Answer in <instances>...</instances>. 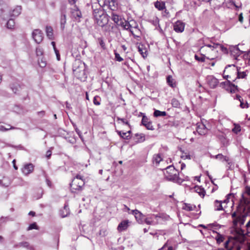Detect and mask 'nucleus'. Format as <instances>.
Listing matches in <instances>:
<instances>
[{
    "instance_id": "1",
    "label": "nucleus",
    "mask_w": 250,
    "mask_h": 250,
    "mask_svg": "<svg viewBox=\"0 0 250 250\" xmlns=\"http://www.w3.org/2000/svg\"><path fill=\"white\" fill-rule=\"evenodd\" d=\"M218 49L222 51L226 49L219 43H212V44H205L200 48V51L202 55L206 57L207 59L213 60L217 55Z\"/></svg>"
},
{
    "instance_id": "2",
    "label": "nucleus",
    "mask_w": 250,
    "mask_h": 250,
    "mask_svg": "<svg viewBox=\"0 0 250 250\" xmlns=\"http://www.w3.org/2000/svg\"><path fill=\"white\" fill-rule=\"evenodd\" d=\"M72 69L74 75L78 78L84 77L85 73L83 62L80 60H76L73 64Z\"/></svg>"
},
{
    "instance_id": "3",
    "label": "nucleus",
    "mask_w": 250,
    "mask_h": 250,
    "mask_svg": "<svg viewBox=\"0 0 250 250\" xmlns=\"http://www.w3.org/2000/svg\"><path fill=\"white\" fill-rule=\"evenodd\" d=\"M84 185V181L83 176L77 175L70 184V188L72 192H76L77 191L81 190Z\"/></svg>"
},
{
    "instance_id": "4",
    "label": "nucleus",
    "mask_w": 250,
    "mask_h": 250,
    "mask_svg": "<svg viewBox=\"0 0 250 250\" xmlns=\"http://www.w3.org/2000/svg\"><path fill=\"white\" fill-rule=\"evenodd\" d=\"M240 205L244 207V210H250V188L247 187L246 192L241 195L240 199Z\"/></svg>"
},
{
    "instance_id": "5",
    "label": "nucleus",
    "mask_w": 250,
    "mask_h": 250,
    "mask_svg": "<svg viewBox=\"0 0 250 250\" xmlns=\"http://www.w3.org/2000/svg\"><path fill=\"white\" fill-rule=\"evenodd\" d=\"M232 218H233V224L235 227L238 225L241 226L243 225L246 220V218L248 216L247 213H239L234 212L231 214Z\"/></svg>"
},
{
    "instance_id": "6",
    "label": "nucleus",
    "mask_w": 250,
    "mask_h": 250,
    "mask_svg": "<svg viewBox=\"0 0 250 250\" xmlns=\"http://www.w3.org/2000/svg\"><path fill=\"white\" fill-rule=\"evenodd\" d=\"M126 210L128 212L129 214L133 215L137 221V222L140 224L144 223V220L145 216L141 212L137 209L130 210L126 206Z\"/></svg>"
},
{
    "instance_id": "7",
    "label": "nucleus",
    "mask_w": 250,
    "mask_h": 250,
    "mask_svg": "<svg viewBox=\"0 0 250 250\" xmlns=\"http://www.w3.org/2000/svg\"><path fill=\"white\" fill-rule=\"evenodd\" d=\"M172 171L173 172L172 175H166V178L170 181L178 182L179 180V176L178 171L175 169L173 166L167 167V171Z\"/></svg>"
},
{
    "instance_id": "8",
    "label": "nucleus",
    "mask_w": 250,
    "mask_h": 250,
    "mask_svg": "<svg viewBox=\"0 0 250 250\" xmlns=\"http://www.w3.org/2000/svg\"><path fill=\"white\" fill-rule=\"evenodd\" d=\"M32 36L34 41L38 44L40 43L43 40V32L39 29H35L33 31Z\"/></svg>"
},
{
    "instance_id": "9",
    "label": "nucleus",
    "mask_w": 250,
    "mask_h": 250,
    "mask_svg": "<svg viewBox=\"0 0 250 250\" xmlns=\"http://www.w3.org/2000/svg\"><path fill=\"white\" fill-rule=\"evenodd\" d=\"M110 16L104 13L102 15L96 19L97 24L100 26H103L108 23L109 17Z\"/></svg>"
},
{
    "instance_id": "10",
    "label": "nucleus",
    "mask_w": 250,
    "mask_h": 250,
    "mask_svg": "<svg viewBox=\"0 0 250 250\" xmlns=\"http://www.w3.org/2000/svg\"><path fill=\"white\" fill-rule=\"evenodd\" d=\"M92 8L93 15L95 20L104 13L103 9L100 4L98 5L96 3L94 6H92Z\"/></svg>"
},
{
    "instance_id": "11",
    "label": "nucleus",
    "mask_w": 250,
    "mask_h": 250,
    "mask_svg": "<svg viewBox=\"0 0 250 250\" xmlns=\"http://www.w3.org/2000/svg\"><path fill=\"white\" fill-rule=\"evenodd\" d=\"M112 20L118 25H121L123 29H125V24L120 17L114 12H111Z\"/></svg>"
},
{
    "instance_id": "12",
    "label": "nucleus",
    "mask_w": 250,
    "mask_h": 250,
    "mask_svg": "<svg viewBox=\"0 0 250 250\" xmlns=\"http://www.w3.org/2000/svg\"><path fill=\"white\" fill-rule=\"evenodd\" d=\"M133 143L132 145L143 142L145 140V135L144 134H136L134 136L132 137Z\"/></svg>"
},
{
    "instance_id": "13",
    "label": "nucleus",
    "mask_w": 250,
    "mask_h": 250,
    "mask_svg": "<svg viewBox=\"0 0 250 250\" xmlns=\"http://www.w3.org/2000/svg\"><path fill=\"white\" fill-rule=\"evenodd\" d=\"M197 131L200 135H203L207 133L208 129L203 123L197 124Z\"/></svg>"
},
{
    "instance_id": "14",
    "label": "nucleus",
    "mask_w": 250,
    "mask_h": 250,
    "mask_svg": "<svg viewBox=\"0 0 250 250\" xmlns=\"http://www.w3.org/2000/svg\"><path fill=\"white\" fill-rule=\"evenodd\" d=\"M71 13L72 17L76 20H79L82 17L81 11L76 5L71 8Z\"/></svg>"
},
{
    "instance_id": "15",
    "label": "nucleus",
    "mask_w": 250,
    "mask_h": 250,
    "mask_svg": "<svg viewBox=\"0 0 250 250\" xmlns=\"http://www.w3.org/2000/svg\"><path fill=\"white\" fill-rule=\"evenodd\" d=\"M185 29V23L181 21H176L174 25V30L178 33H182Z\"/></svg>"
},
{
    "instance_id": "16",
    "label": "nucleus",
    "mask_w": 250,
    "mask_h": 250,
    "mask_svg": "<svg viewBox=\"0 0 250 250\" xmlns=\"http://www.w3.org/2000/svg\"><path fill=\"white\" fill-rule=\"evenodd\" d=\"M10 88L15 94H19L21 89L22 88V85L18 83H13L10 84Z\"/></svg>"
},
{
    "instance_id": "17",
    "label": "nucleus",
    "mask_w": 250,
    "mask_h": 250,
    "mask_svg": "<svg viewBox=\"0 0 250 250\" xmlns=\"http://www.w3.org/2000/svg\"><path fill=\"white\" fill-rule=\"evenodd\" d=\"M34 168V166L32 164H27L25 165L22 168V172L24 175H27L33 172Z\"/></svg>"
},
{
    "instance_id": "18",
    "label": "nucleus",
    "mask_w": 250,
    "mask_h": 250,
    "mask_svg": "<svg viewBox=\"0 0 250 250\" xmlns=\"http://www.w3.org/2000/svg\"><path fill=\"white\" fill-rule=\"evenodd\" d=\"M14 247L15 248H24L28 250H34V248L33 247V246H31L27 242H20L17 244H15Z\"/></svg>"
},
{
    "instance_id": "19",
    "label": "nucleus",
    "mask_w": 250,
    "mask_h": 250,
    "mask_svg": "<svg viewBox=\"0 0 250 250\" xmlns=\"http://www.w3.org/2000/svg\"><path fill=\"white\" fill-rule=\"evenodd\" d=\"M138 50L144 58L147 57V49L146 47L141 43L137 44Z\"/></svg>"
},
{
    "instance_id": "20",
    "label": "nucleus",
    "mask_w": 250,
    "mask_h": 250,
    "mask_svg": "<svg viewBox=\"0 0 250 250\" xmlns=\"http://www.w3.org/2000/svg\"><path fill=\"white\" fill-rule=\"evenodd\" d=\"M142 124L148 130H153V127L148 118L146 116H143L142 120Z\"/></svg>"
},
{
    "instance_id": "21",
    "label": "nucleus",
    "mask_w": 250,
    "mask_h": 250,
    "mask_svg": "<svg viewBox=\"0 0 250 250\" xmlns=\"http://www.w3.org/2000/svg\"><path fill=\"white\" fill-rule=\"evenodd\" d=\"M225 0H208V2L212 4L214 8H219L224 3Z\"/></svg>"
},
{
    "instance_id": "22",
    "label": "nucleus",
    "mask_w": 250,
    "mask_h": 250,
    "mask_svg": "<svg viewBox=\"0 0 250 250\" xmlns=\"http://www.w3.org/2000/svg\"><path fill=\"white\" fill-rule=\"evenodd\" d=\"M208 84L211 88H214L218 83V81L217 79L213 77L208 78Z\"/></svg>"
},
{
    "instance_id": "23",
    "label": "nucleus",
    "mask_w": 250,
    "mask_h": 250,
    "mask_svg": "<svg viewBox=\"0 0 250 250\" xmlns=\"http://www.w3.org/2000/svg\"><path fill=\"white\" fill-rule=\"evenodd\" d=\"M138 28V24L134 20L126 21V30L130 31V28Z\"/></svg>"
},
{
    "instance_id": "24",
    "label": "nucleus",
    "mask_w": 250,
    "mask_h": 250,
    "mask_svg": "<svg viewBox=\"0 0 250 250\" xmlns=\"http://www.w3.org/2000/svg\"><path fill=\"white\" fill-rule=\"evenodd\" d=\"M107 2L108 9L111 10V12L115 11L117 8V3L116 2V0H109Z\"/></svg>"
},
{
    "instance_id": "25",
    "label": "nucleus",
    "mask_w": 250,
    "mask_h": 250,
    "mask_svg": "<svg viewBox=\"0 0 250 250\" xmlns=\"http://www.w3.org/2000/svg\"><path fill=\"white\" fill-rule=\"evenodd\" d=\"M21 6H16L10 13L11 17H17L21 13Z\"/></svg>"
},
{
    "instance_id": "26",
    "label": "nucleus",
    "mask_w": 250,
    "mask_h": 250,
    "mask_svg": "<svg viewBox=\"0 0 250 250\" xmlns=\"http://www.w3.org/2000/svg\"><path fill=\"white\" fill-rule=\"evenodd\" d=\"M66 22V15L62 13L60 18V27L62 30H63L65 28V24Z\"/></svg>"
},
{
    "instance_id": "27",
    "label": "nucleus",
    "mask_w": 250,
    "mask_h": 250,
    "mask_svg": "<svg viewBox=\"0 0 250 250\" xmlns=\"http://www.w3.org/2000/svg\"><path fill=\"white\" fill-rule=\"evenodd\" d=\"M45 32L47 37L51 40L53 39V30L51 26H46L45 28Z\"/></svg>"
},
{
    "instance_id": "28",
    "label": "nucleus",
    "mask_w": 250,
    "mask_h": 250,
    "mask_svg": "<svg viewBox=\"0 0 250 250\" xmlns=\"http://www.w3.org/2000/svg\"><path fill=\"white\" fill-rule=\"evenodd\" d=\"M162 160L163 159L161 154H156L153 155L152 162L153 164L156 165V166H157L160 162L162 161Z\"/></svg>"
},
{
    "instance_id": "29",
    "label": "nucleus",
    "mask_w": 250,
    "mask_h": 250,
    "mask_svg": "<svg viewBox=\"0 0 250 250\" xmlns=\"http://www.w3.org/2000/svg\"><path fill=\"white\" fill-rule=\"evenodd\" d=\"M60 214L61 217L62 218L68 216V215L69 214V209L67 205H64L63 208L60 210Z\"/></svg>"
},
{
    "instance_id": "30",
    "label": "nucleus",
    "mask_w": 250,
    "mask_h": 250,
    "mask_svg": "<svg viewBox=\"0 0 250 250\" xmlns=\"http://www.w3.org/2000/svg\"><path fill=\"white\" fill-rule=\"evenodd\" d=\"M235 100L238 101L240 102V106L242 108H248V104L247 102H244L243 99L239 95H236Z\"/></svg>"
},
{
    "instance_id": "31",
    "label": "nucleus",
    "mask_w": 250,
    "mask_h": 250,
    "mask_svg": "<svg viewBox=\"0 0 250 250\" xmlns=\"http://www.w3.org/2000/svg\"><path fill=\"white\" fill-rule=\"evenodd\" d=\"M10 185V180L6 177H3L0 179V186L3 188H7Z\"/></svg>"
},
{
    "instance_id": "32",
    "label": "nucleus",
    "mask_w": 250,
    "mask_h": 250,
    "mask_svg": "<svg viewBox=\"0 0 250 250\" xmlns=\"http://www.w3.org/2000/svg\"><path fill=\"white\" fill-rule=\"evenodd\" d=\"M130 33L132 34V35L136 38L140 37L141 35V31L140 29L138 28H130Z\"/></svg>"
},
{
    "instance_id": "33",
    "label": "nucleus",
    "mask_w": 250,
    "mask_h": 250,
    "mask_svg": "<svg viewBox=\"0 0 250 250\" xmlns=\"http://www.w3.org/2000/svg\"><path fill=\"white\" fill-rule=\"evenodd\" d=\"M130 33L132 34V35L136 38L140 37L141 35V31L140 29L138 28H130Z\"/></svg>"
},
{
    "instance_id": "34",
    "label": "nucleus",
    "mask_w": 250,
    "mask_h": 250,
    "mask_svg": "<svg viewBox=\"0 0 250 250\" xmlns=\"http://www.w3.org/2000/svg\"><path fill=\"white\" fill-rule=\"evenodd\" d=\"M15 128L10 125H7L6 127L3 123H0V131H6L10 129H15Z\"/></svg>"
},
{
    "instance_id": "35",
    "label": "nucleus",
    "mask_w": 250,
    "mask_h": 250,
    "mask_svg": "<svg viewBox=\"0 0 250 250\" xmlns=\"http://www.w3.org/2000/svg\"><path fill=\"white\" fill-rule=\"evenodd\" d=\"M167 82L170 86L172 87H174L176 86L175 82L171 76L169 75L167 77Z\"/></svg>"
},
{
    "instance_id": "36",
    "label": "nucleus",
    "mask_w": 250,
    "mask_h": 250,
    "mask_svg": "<svg viewBox=\"0 0 250 250\" xmlns=\"http://www.w3.org/2000/svg\"><path fill=\"white\" fill-rule=\"evenodd\" d=\"M222 202L218 201V200H215L214 201V209L215 210H223V208L222 205Z\"/></svg>"
},
{
    "instance_id": "37",
    "label": "nucleus",
    "mask_w": 250,
    "mask_h": 250,
    "mask_svg": "<svg viewBox=\"0 0 250 250\" xmlns=\"http://www.w3.org/2000/svg\"><path fill=\"white\" fill-rule=\"evenodd\" d=\"M161 217L158 215L152 214L151 215V221L154 223V225H157L159 223Z\"/></svg>"
},
{
    "instance_id": "38",
    "label": "nucleus",
    "mask_w": 250,
    "mask_h": 250,
    "mask_svg": "<svg viewBox=\"0 0 250 250\" xmlns=\"http://www.w3.org/2000/svg\"><path fill=\"white\" fill-rule=\"evenodd\" d=\"M232 85V83L230 82L229 81H227L226 82H222L220 83V86L222 87L225 88L227 90H229V86Z\"/></svg>"
},
{
    "instance_id": "39",
    "label": "nucleus",
    "mask_w": 250,
    "mask_h": 250,
    "mask_svg": "<svg viewBox=\"0 0 250 250\" xmlns=\"http://www.w3.org/2000/svg\"><path fill=\"white\" fill-rule=\"evenodd\" d=\"M229 239H228L224 244V248L219 249L218 250H233L232 247L229 245Z\"/></svg>"
},
{
    "instance_id": "40",
    "label": "nucleus",
    "mask_w": 250,
    "mask_h": 250,
    "mask_svg": "<svg viewBox=\"0 0 250 250\" xmlns=\"http://www.w3.org/2000/svg\"><path fill=\"white\" fill-rule=\"evenodd\" d=\"M215 239L216 240L217 243L220 244L221 243L224 241L225 236L222 234L217 233V235L215 236Z\"/></svg>"
},
{
    "instance_id": "41",
    "label": "nucleus",
    "mask_w": 250,
    "mask_h": 250,
    "mask_svg": "<svg viewBox=\"0 0 250 250\" xmlns=\"http://www.w3.org/2000/svg\"><path fill=\"white\" fill-rule=\"evenodd\" d=\"M167 115V113L165 111H161L158 110H155L154 112V116L156 117L160 116H165Z\"/></svg>"
},
{
    "instance_id": "42",
    "label": "nucleus",
    "mask_w": 250,
    "mask_h": 250,
    "mask_svg": "<svg viewBox=\"0 0 250 250\" xmlns=\"http://www.w3.org/2000/svg\"><path fill=\"white\" fill-rule=\"evenodd\" d=\"M237 78H238V79L245 78V77L247 76L246 71L241 72L239 71L238 67H237Z\"/></svg>"
},
{
    "instance_id": "43",
    "label": "nucleus",
    "mask_w": 250,
    "mask_h": 250,
    "mask_svg": "<svg viewBox=\"0 0 250 250\" xmlns=\"http://www.w3.org/2000/svg\"><path fill=\"white\" fill-rule=\"evenodd\" d=\"M171 104L173 107L176 108H179L180 107V104L179 101L173 98L171 100Z\"/></svg>"
},
{
    "instance_id": "44",
    "label": "nucleus",
    "mask_w": 250,
    "mask_h": 250,
    "mask_svg": "<svg viewBox=\"0 0 250 250\" xmlns=\"http://www.w3.org/2000/svg\"><path fill=\"white\" fill-rule=\"evenodd\" d=\"M15 26V21L13 19H10L7 22V27L9 29H12Z\"/></svg>"
},
{
    "instance_id": "45",
    "label": "nucleus",
    "mask_w": 250,
    "mask_h": 250,
    "mask_svg": "<svg viewBox=\"0 0 250 250\" xmlns=\"http://www.w3.org/2000/svg\"><path fill=\"white\" fill-rule=\"evenodd\" d=\"M118 230L120 232L125 229V220L122 221L118 225Z\"/></svg>"
},
{
    "instance_id": "46",
    "label": "nucleus",
    "mask_w": 250,
    "mask_h": 250,
    "mask_svg": "<svg viewBox=\"0 0 250 250\" xmlns=\"http://www.w3.org/2000/svg\"><path fill=\"white\" fill-rule=\"evenodd\" d=\"M151 215L145 218L144 223H146L147 225H154V223L151 221Z\"/></svg>"
},
{
    "instance_id": "47",
    "label": "nucleus",
    "mask_w": 250,
    "mask_h": 250,
    "mask_svg": "<svg viewBox=\"0 0 250 250\" xmlns=\"http://www.w3.org/2000/svg\"><path fill=\"white\" fill-rule=\"evenodd\" d=\"M195 206L188 204H185L184 208L188 211H191L194 209Z\"/></svg>"
},
{
    "instance_id": "48",
    "label": "nucleus",
    "mask_w": 250,
    "mask_h": 250,
    "mask_svg": "<svg viewBox=\"0 0 250 250\" xmlns=\"http://www.w3.org/2000/svg\"><path fill=\"white\" fill-rule=\"evenodd\" d=\"M234 128L232 129V131L235 134H238L241 131V126L240 125L238 124H234Z\"/></svg>"
},
{
    "instance_id": "49",
    "label": "nucleus",
    "mask_w": 250,
    "mask_h": 250,
    "mask_svg": "<svg viewBox=\"0 0 250 250\" xmlns=\"http://www.w3.org/2000/svg\"><path fill=\"white\" fill-rule=\"evenodd\" d=\"M215 158L219 159L222 161H228V158L226 156H223L221 154H219L218 155H216L215 156Z\"/></svg>"
},
{
    "instance_id": "50",
    "label": "nucleus",
    "mask_w": 250,
    "mask_h": 250,
    "mask_svg": "<svg viewBox=\"0 0 250 250\" xmlns=\"http://www.w3.org/2000/svg\"><path fill=\"white\" fill-rule=\"evenodd\" d=\"M231 52L232 54L235 53V55H237L238 56H239L242 53V52L239 49V48L237 46H234V47H233V48L231 50Z\"/></svg>"
},
{
    "instance_id": "51",
    "label": "nucleus",
    "mask_w": 250,
    "mask_h": 250,
    "mask_svg": "<svg viewBox=\"0 0 250 250\" xmlns=\"http://www.w3.org/2000/svg\"><path fill=\"white\" fill-rule=\"evenodd\" d=\"M244 58L248 60V63L250 64V50L247 52H244Z\"/></svg>"
},
{
    "instance_id": "52",
    "label": "nucleus",
    "mask_w": 250,
    "mask_h": 250,
    "mask_svg": "<svg viewBox=\"0 0 250 250\" xmlns=\"http://www.w3.org/2000/svg\"><path fill=\"white\" fill-rule=\"evenodd\" d=\"M108 234V231L106 228H102L99 231V235L101 236H105Z\"/></svg>"
},
{
    "instance_id": "53",
    "label": "nucleus",
    "mask_w": 250,
    "mask_h": 250,
    "mask_svg": "<svg viewBox=\"0 0 250 250\" xmlns=\"http://www.w3.org/2000/svg\"><path fill=\"white\" fill-rule=\"evenodd\" d=\"M196 190L200 196L202 198L204 197L205 195V191L203 188H197Z\"/></svg>"
},
{
    "instance_id": "54",
    "label": "nucleus",
    "mask_w": 250,
    "mask_h": 250,
    "mask_svg": "<svg viewBox=\"0 0 250 250\" xmlns=\"http://www.w3.org/2000/svg\"><path fill=\"white\" fill-rule=\"evenodd\" d=\"M155 6L159 10H163L164 8V4L160 2L157 1L155 4Z\"/></svg>"
},
{
    "instance_id": "55",
    "label": "nucleus",
    "mask_w": 250,
    "mask_h": 250,
    "mask_svg": "<svg viewBox=\"0 0 250 250\" xmlns=\"http://www.w3.org/2000/svg\"><path fill=\"white\" fill-rule=\"evenodd\" d=\"M245 227L246 228L247 232L246 234L250 237V219L248 221L246 224Z\"/></svg>"
},
{
    "instance_id": "56",
    "label": "nucleus",
    "mask_w": 250,
    "mask_h": 250,
    "mask_svg": "<svg viewBox=\"0 0 250 250\" xmlns=\"http://www.w3.org/2000/svg\"><path fill=\"white\" fill-rule=\"evenodd\" d=\"M33 229H38V226L36 223H33L30 224L29 226V227H28L27 230H31Z\"/></svg>"
},
{
    "instance_id": "57",
    "label": "nucleus",
    "mask_w": 250,
    "mask_h": 250,
    "mask_svg": "<svg viewBox=\"0 0 250 250\" xmlns=\"http://www.w3.org/2000/svg\"><path fill=\"white\" fill-rule=\"evenodd\" d=\"M181 158L183 159H190L191 156L187 152H183L181 155Z\"/></svg>"
},
{
    "instance_id": "58",
    "label": "nucleus",
    "mask_w": 250,
    "mask_h": 250,
    "mask_svg": "<svg viewBox=\"0 0 250 250\" xmlns=\"http://www.w3.org/2000/svg\"><path fill=\"white\" fill-rule=\"evenodd\" d=\"M237 86L232 84V85L229 86V90L231 93H235L237 90Z\"/></svg>"
},
{
    "instance_id": "59",
    "label": "nucleus",
    "mask_w": 250,
    "mask_h": 250,
    "mask_svg": "<svg viewBox=\"0 0 250 250\" xmlns=\"http://www.w3.org/2000/svg\"><path fill=\"white\" fill-rule=\"evenodd\" d=\"M98 41H99V44L101 46V47L103 49H105V43L104 42L103 39L102 38H99L98 39Z\"/></svg>"
},
{
    "instance_id": "60",
    "label": "nucleus",
    "mask_w": 250,
    "mask_h": 250,
    "mask_svg": "<svg viewBox=\"0 0 250 250\" xmlns=\"http://www.w3.org/2000/svg\"><path fill=\"white\" fill-rule=\"evenodd\" d=\"M195 58L197 61L203 62L205 61V58H206V57L204 56L202 57H199L198 56L195 55Z\"/></svg>"
},
{
    "instance_id": "61",
    "label": "nucleus",
    "mask_w": 250,
    "mask_h": 250,
    "mask_svg": "<svg viewBox=\"0 0 250 250\" xmlns=\"http://www.w3.org/2000/svg\"><path fill=\"white\" fill-rule=\"evenodd\" d=\"M115 59L116 61H117L118 62H121L123 60V59L120 57V54H118V53L115 52Z\"/></svg>"
},
{
    "instance_id": "62",
    "label": "nucleus",
    "mask_w": 250,
    "mask_h": 250,
    "mask_svg": "<svg viewBox=\"0 0 250 250\" xmlns=\"http://www.w3.org/2000/svg\"><path fill=\"white\" fill-rule=\"evenodd\" d=\"M227 6L228 7H230L231 6H235L236 7H237V6L236 5H235V3L232 0H230L227 4Z\"/></svg>"
},
{
    "instance_id": "63",
    "label": "nucleus",
    "mask_w": 250,
    "mask_h": 250,
    "mask_svg": "<svg viewBox=\"0 0 250 250\" xmlns=\"http://www.w3.org/2000/svg\"><path fill=\"white\" fill-rule=\"evenodd\" d=\"M42 50L40 47L36 48V54L37 56H41L42 54Z\"/></svg>"
},
{
    "instance_id": "64",
    "label": "nucleus",
    "mask_w": 250,
    "mask_h": 250,
    "mask_svg": "<svg viewBox=\"0 0 250 250\" xmlns=\"http://www.w3.org/2000/svg\"><path fill=\"white\" fill-rule=\"evenodd\" d=\"M97 99H99V97H95L93 99V103L95 105H99L100 103L97 100Z\"/></svg>"
}]
</instances>
